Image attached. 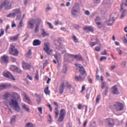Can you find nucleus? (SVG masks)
<instances>
[{"label":"nucleus","mask_w":127,"mask_h":127,"mask_svg":"<svg viewBox=\"0 0 127 127\" xmlns=\"http://www.w3.org/2000/svg\"><path fill=\"white\" fill-rule=\"evenodd\" d=\"M11 27L13 28V27H16V24L14 23V21L12 22Z\"/></svg>","instance_id":"obj_50"},{"label":"nucleus","mask_w":127,"mask_h":127,"mask_svg":"<svg viewBox=\"0 0 127 127\" xmlns=\"http://www.w3.org/2000/svg\"><path fill=\"white\" fill-rule=\"evenodd\" d=\"M11 4L8 0H4L3 1L0 5V10L2 9L5 7V9H10Z\"/></svg>","instance_id":"obj_5"},{"label":"nucleus","mask_w":127,"mask_h":127,"mask_svg":"<svg viewBox=\"0 0 127 127\" xmlns=\"http://www.w3.org/2000/svg\"><path fill=\"white\" fill-rule=\"evenodd\" d=\"M65 86L67 88V89H71L72 88V86L70 84H69L68 82L66 83Z\"/></svg>","instance_id":"obj_41"},{"label":"nucleus","mask_w":127,"mask_h":127,"mask_svg":"<svg viewBox=\"0 0 127 127\" xmlns=\"http://www.w3.org/2000/svg\"><path fill=\"white\" fill-rule=\"evenodd\" d=\"M27 78L29 79V80H31V81H32V76H31L30 75H29V74H27Z\"/></svg>","instance_id":"obj_62"},{"label":"nucleus","mask_w":127,"mask_h":127,"mask_svg":"<svg viewBox=\"0 0 127 127\" xmlns=\"http://www.w3.org/2000/svg\"><path fill=\"white\" fill-rule=\"evenodd\" d=\"M127 11V10L125 9L123 11L122 13L121 14V18H123V17H125L126 16V15L125 13H126V12Z\"/></svg>","instance_id":"obj_37"},{"label":"nucleus","mask_w":127,"mask_h":127,"mask_svg":"<svg viewBox=\"0 0 127 127\" xmlns=\"http://www.w3.org/2000/svg\"><path fill=\"white\" fill-rule=\"evenodd\" d=\"M22 67L23 69H30V67H31V64L26 63L25 62H23Z\"/></svg>","instance_id":"obj_17"},{"label":"nucleus","mask_w":127,"mask_h":127,"mask_svg":"<svg viewBox=\"0 0 127 127\" xmlns=\"http://www.w3.org/2000/svg\"><path fill=\"white\" fill-rule=\"evenodd\" d=\"M38 110L40 114H42V107H38Z\"/></svg>","instance_id":"obj_57"},{"label":"nucleus","mask_w":127,"mask_h":127,"mask_svg":"<svg viewBox=\"0 0 127 127\" xmlns=\"http://www.w3.org/2000/svg\"><path fill=\"white\" fill-rule=\"evenodd\" d=\"M95 51H97V52L101 51V48L99 47H95Z\"/></svg>","instance_id":"obj_56"},{"label":"nucleus","mask_w":127,"mask_h":127,"mask_svg":"<svg viewBox=\"0 0 127 127\" xmlns=\"http://www.w3.org/2000/svg\"><path fill=\"white\" fill-rule=\"evenodd\" d=\"M85 14H86V15H90V11L89 10L85 11Z\"/></svg>","instance_id":"obj_61"},{"label":"nucleus","mask_w":127,"mask_h":127,"mask_svg":"<svg viewBox=\"0 0 127 127\" xmlns=\"http://www.w3.org/2000/svg\"><path fill=\"white\" fill-rule=\"evenodd\" d=\"M106 121L109 127H114V126H115V122L112 119H107Z\"/></svg>","instance_id":"obj_15"},{"label":"nucleus","mask_w":127,"mask_h":127,"mask_svg":"<svg viewBox=\"0 0 127 127\" xmlns=\"http://www.w3.org/2000/svg\"><path fill=\"white\" fill-rule=\"evenodd\" d=\"M26 100L28 101V104H30V99L28 97H26Z\"/></svg>","instance_id":"obj_63"},{"label":"nucleus","mask_w":127,"mask_h":127,"mask_svg":"<svg viewBox=\"0 0 127 127\" xmlns=\"http://www.w3.org/2000/svg\"><path fill=\"white\" fill-rule=\"evenodd\" d=\"M86 98L87 100H89V99L90 98V92L86 93Z\"/></svg>","instance_id":"obj_46"},{"label":"nucleus","mask_w":127,"mask_h":127,"mask_svg":"<svg viewBox=\"0 0 127 127\" xmlns=\"http://www.w3.org/2000/svg\"><path fill=\"white\" fill-rule=\"evenodd\" d=\"M25 36H26V38L23 40V42L24 41H26V40H27L28 37L29 36V35H28V34H26L25 35Z\"/></svg>","instance_id":"obj_48"},{"label":"nucleus","mask_w":127,"mask_h":127,"mask_svg":"<svg viewBox=\"0 0 127 127\" xmlns=\"http://www.w3.org/2000/svg\"><path fill=\"white\" fill-rule=\"evenodd\" d=\"M84 30H87V31H90V32H93L94 31V29L92 26H86L83 28Z\"/></svg>","instance_id":"obj_19"},{"label":"nucleus","mask_w":127,"mask_h":127,"mask_svg":"<svg viewBox=\"0 0 127 127\" xmlns=\"http://www.w3.org/2000/svg\"><path fill=\"white\" fill-rule=\"evenodd\" d=\"M85 90H86V87H85V85H83L82 86V90L80 91V93H83V92H84V91H85Z\"/></svg>","instance_id":"obj_51"},{"label":"nucleus","mask_w":127,"mask_h":127,"mask_svg":"<svg viewBox=\"0 0 127 127\" xmlns=\"http://www.w3.org/2000/svg\"><path fill=\"white\" fill-rule=\"evenodd\" d=\"M112 93L114 95H119V94H120V92H119V89H118L117 85L113 86Z\"/></svg>","instance_id":"obj_14"},{"label":"nucleus","mask_w":127,"mask_h":127,"mask_svg":"<svg viewBox=\"0 0 127 127\" xmlns=\"http://www.w3.org/2000/svg\"><path fill=\"white\" fill-rule=\"evenodd\" d=\"M82 108H83V106L82 105V104H79V105H78V110H82Z\"/></svg>","instance_id":"obj_52"},{"label":"nucleus","mask_w":127,"mask_h":127,"mask_svg":"<svg viewBox=\"0 0 127 127\" xmlns=\"http://www.w3.org/2000/svg\"><path fill=\"white\" fill-rule=\"evenodd\" d=\"M116 14H117L116 13H114L110 15V18L107 21V22H109L107 24L108 26H112V25L114 24V22L115 20H116V18H115V15H116Z\"/></svg>","instance_id":"obj_7"},{"label":"nucleus","mask_w":127,"mask_h":127,"mask_svg":"<svg viewBox=\"0 0 127 127\" xmlns=\"http://www.w3.org/2000/svg\"><path fill=\"white\" fill-rule=\"evenodd\" d=\"M3 76H4V77H5V78L10 79V80H12L13 81H15V78H14L12 74H11V73L9 71L3 72Z\"/></svg>","instance_id":"obj_9"},{"label":"nucleus","mask_w":127,"mask_h":127,"mask_svg":"<svg viewBox=\"0 0 127 127\" xmlns=\"http://www.w3.org/2000/svg\"><path fill=\"white\" fill-rule=\"evenodd\" d=\"M41 44V41L38 39L34 40L33 42V46H39V45H40Z\"/></svg>","instance_id":"obj_18"},{"label":"nucleus","mask_w":127,"mask_h":127,"mask_svg":"<svg viewBox=\"0 0 127 127\" xmlns=\"http://www.w3.org/2000/svg\"><path fill=\"white\" fill-rule=\"evenodd\" d=\"M15 119H16V116L14 115L13 118H11V121L10 122V125H12V122H14L15 121Z\"/></svg>","instance_id":"obj_32"},{"label":"nucleus","mask_w":127,"mask_h":127,"mask_svg":"<svg viewBox=\"0 0 127 127\" xmlns=\"http://www.w3.org/2000/svg\"><path fill=\"white\" fill-rule=\"evenodd\" d=\"M49 64V63L48 62V60H46L45 63H44V66H47Z\"/></svg>","instance_id":"obj_58"},{"label":"nucleus","mask_w":127,"mask_h":127,"mask_svg":"<svg viewBox=\"0 0 127 127\" xmlns=\"http://www.w3.org/2000/svg\"><path fill=\"white\" fill-rule=\"evenodd\" d=\"M34 28V19H32L28 21L27 24V28L29 29H33Z\"/></svg>","instance_id":"obj_10"},{"label":"nucleus","mask_w":127,"mask_h":127,"mask_svg":"<svg viewBox=\"0 0 127 127\" xmlns=\"http://www.w3.org/2000/svg\"><path fill=\"white\" fill-rule=\"evenodd\" d=\"M44 92L46 95H50V91H49V86L46 87L44 89Z\"/></svg>","instance_id":"obj_24"},{"label":"nucleus","mask_w":127,"mask_h":127,"mask_svg":"<svg viewBox=\"0 0 127 127\" xmlns=\"http://www.w3.org/2000/svg\"><path fill=\"white\" fill-rule=\"evenodd\" d=\"M105 87H106V83L103 82L102 83L101 89H105Z\"/></svg>","instance_id":"obj_53"},{"label":"nucleus","mask_w":127,"mask_h":127,"mask_svg":"<svg viewBox=\"0 0 127 127\" xmlns=\"http://www.w3.org/2000/svg\"><path fill=\"white\" fill-rule=\"evenodd\" d=\"M64 88H65V83H64V82H63L62 84L60 85L59 87L60 94H63V92H64Z\"/></svg>","instance_id":"obj_16"},{"label":"nucleus","mask_w":127,"mask_h":127,"mask_svg":"<svg viewBox=\"0 0 127 127\" xmlns=\"http://www.w3.org/2000/svg\"><path fill=\"white\" fill-rule=\"evenodd\" d=\"M42 35L43 37H45L46 36H49V34L46 33L45 30L43 29V33H42Z\"/></svg>","instance_id":"obj_29"},{"label":"nucleus","mask_w":127,"mask_h":127,"mask_svg":"<svg viewBox=\"0 0 127 127\" xmlns=\"http://www.w3.org/2000/svg\"><path fill=\"white\" fill-rule=\"evenodd\" d=\"M15 13L16 14L17 13L20 14V15H21V12H20V10L19 9H16L14 10Z\"/></svg>","instance_id":"obj_38"},{"label":"nucleus","mask_w":127,"mask_h":127,"mask_svg":"<svg viewBox=\"0 0 127 127\" xmlns=\"http://www.w3.org/2000/svg\"><path fill=\"white\" fill-rule=\"evenodd\" d=\"M36 101H37L38 104H39L41 102V98H40V97H38L36 99Z\"/></svg>","instance_id":"obj_45"},{"label":"nucleus","mask_w":127,"mask_h":127,"mask_svg":"<svg viewBox=\"0 0 127 127\" xmlns=\"http://www.w3.org/2000/svg\"><path fill=\"white\" fill-rule=\"evenodd\" d=\"M25 127H34V126L31 123H28L26 124Z\"/></svg>","instance_id":"obj_30"},{"label":"nucleus","mask_w":127,"mask_h":127,"mask_svg":"<svg viewBox=\"0 0 127 127\" xmlns=\"http://www.w3.org/2000/svg\"><path fill=\"white\" fill-rule=\"evenodd\" d=\"M40 25V21H39L36 25L35 33H37L39 31V26Z\"/></svg>","instance_id":"obj_22"},{"label":"nucleus","mask_w":127,"mask_h":127,"mask_svg":"<svg viewBox=\"0 0 127 127\" xmlns=\"http://www.w3.org/2000/svg\"><path fill=\"white\" fill-rule=\"evenodd\" d=\"M56 119H58V116H59V110L58 107H55L54 111Z\"/></svg>","instance_id":"obj_21"},{"label":"nucleus","mask_w":127,"mask_h":127,"mask_svg":"<svg viewBox=\"0 0 127 127\" xmlns=\"http://www.w3.org/2000/svg\"><path fill=\"white\" fill-rule=\"evenodd\" d=\"M31 55H32V52H31V49H29L28 53L26 54V57L27 58H31Z\"/></svg>","instance_id":"obj_23"},{"label":"nucleus","mask_w":127,"mask_h":127,"mask_svg":"<svg viewBox=\"0 0 127 127\" xmlns=\"http://www.w3.org/2000/svg\"><path fill=\"white\" fill-rule=\"evenodd\" d=\"M108 53L107 52V50H104V52L101 54V55H107Z\"/></svg>","instance_id":"obj_54"},{"label":"nucleus","mask_w":127,"mask_h":127,"mask_svg":"<svg viewBox=\"0 0 127 127\" xmlns=\"http://www.w3.org/2000/svg\"><path fill=\"white\" fill-rule=\"evenodd\" d=\"M110 109L112 110H116L117 112H121V111H123L124 110V104L119 102H116L115 103H113L110 104Z\"/></svg>","instance_id":"obj_1"},{"label":"nucleus","mask_w":127,"mask_h":127,"mask_svg":"<svg viewBox=\"0 0 127 127\" xmlns=\"http://www.w3.org/2000/svg\"><path fill=\"white\" fill-rule=\"evenodd\" d=\"M0 61L1 63H8V57L5 55H3L0 58Z\"/></svg>","instance_id":"obj_13"},{"label":"nucleus","mask_w":127,"mask_h":127,"mask_svg":"<svg viewBox=\"0 0 127 127\" xmlns=\"http://www.w3.org/2000/svg\"><path fill=\"white\" fill-rule=\"evenodd\" d=\"M0 30H1V32L0 33V37L1 36H2V35L4 34V30H3V29H1Z\"/></svg>","instance_id":"obj_44"},{"label":"nucleus","mask_w":127,"mask_h":127,"mask_svg":"<svg viewBox=\"0 0 127 127\" xmlns=\"http://www.w3.org/2000/svg\"><path fill=\"white\" fill-rule=\"evenodd\" d=\"M124 4H125V5L126 6H127V0H126V3H122L121 4V9L120 10H123V9H124V7H123Z\"/></svg>","instance_id":"obj_36"},{"label":"nucleus","mask_w":127,"mask_h":127,"mask_svg":"<svg viewBox=\"0 0 127 127\" xmlns=\"http://www.w3.org/2000/svg\"><path fill=\"white\" fill-rule=\"evenodd\" d=\"M101 20V18L99 16L96 17V18L95 19V22H99Z\"/></svg>","instance_id":"obj_42"},{"label":"nucleus","mask_w":127,"mask_h":127,"mask_svg":"<svg viewBox=\"0 0 127 127\" xmlns=\"http://www.w3.org/2000/svg\"><path fill=\"white\" fill-rule=\"evenodd\" d=\"M10 51H9V53L11 55H13L14 56H17L18 55V50L17 49L15 48V46L13 45H11V48H10Z\"/></svg>","instance_id":"obj_8"},{"label":"nucleus","mask_w":127,"mask_h":127,"mask_svg":"<svg viewBox=\"0 0 127 127\" xmlns=\"http://www.w3.org/2000/svg\"><path fill=\"white\" fill-rule=\"evenodd\" d=\"M65 116H66V111L65 109H62L60 113V117L58 119V122L59 123H62L65 119Z\"/></svg>","instance_id":"obj_6"},{"label":"nucleus","mask_w":127,"mask_h":127,"mask_svg":"<svg viewBox=\"0 0 127 127\" xmlns=\"http://www.w3.org/2000/svg\"><path fill=\"white\" fill-rule=\"evenodd\" d=\"M23 109H24L26 112H27L28 113H30V109H29V108L27 107L25 104L23 106Z\"/></svg>","instance_id":"obj_27"},{"label":"nucleus","mask_w":127,"mask_h":127,"mask_svg":"<svg viewBox=\"0 0 127 127\" xmlns=\"http://www.w3.org/2000/svg\"><path fill=\"white\" fill-rule=\"evenodd\" d=\"M47 24H48V25H49V27L51 29H53V28H54L53 25H52V24H51V23H50L49 22H47Z\"/></svg>","instance_id":"obj_34"},{"label":"nucleus","mask_w":127,"mask_h":127,"mask_svg":"<svg viewBox=\"0 0 127 127\" xmlns=\"http://www.w3.org/2000/svg\"><path fill=\"white\" fill-rule=\"evenodd\" d=\"M18 35H19V34H17L13 37H10V40H12V41H17L18 39Z\"/></svg>","instance_id":"obj_25"},{"label":"nucleus","mask_w":127,"mask_h":127,"mask_svg":"<svg viewBox=\"0 0 127 127\" xmlns=\"http://www.w3.org/2000/svg\"><path fill=\"white\" fill-rule=\"evenodd\" d=\"M108 91L106 90H105V91L102 93V95L103 97H106L107 95H108Z\"/></svg>","instance_id":"obj_39"},{"label":"nucleus","mask_w":127,"mask_h":127,"mask_svg":"<svg viewBox=\"0 0 127 127\" xmlns=\"http://www.w3.org/2000/svg\"><path fill=\"white\" fill-rule=\"evenodd\" d=\"M88 123V121H85L84 122V124H83V127H86V126H87V124Z\"/></svg>","instance_id":"obj_64"},{"label":"nucleus","mask_w":127,"mask_h":127,"mask_svg":"<svg viewBox=\"0 0 127 127\" xmlns=\"http://www.w3.org/2000/svg\"><path fill=\"white\" fill-rule=\"evenodd\" d=\"M67 55L69 56V57H71V58H74L75 59H77V60H79V61H83L84 60H83V57L80 55H74L67 54Z\"/></svg>","instance_id":"obj_11"},{"label":"nucleus","mask_w":127,"mask_h":127,"mask_svg":"<svg viewBox=\"0 0 127 127\" xmlns=\"http://www.w3.org/2000/svg\"><path fill=\"white\" fill-rule=\"evenodd\" d=\"M89 45L91 46V47H93L95 46V45H96V43L90 42L89 43Z\"/></svg>","instance_id":"obj_47"},{"label":"nucleus","mask_w":127,"mask_h":127,"mask_svg":"<svg viewBox=\"0 0 127 127\" xmlns=\"http://www.w3.org/2000/svg\"><path fill=\"white\" fill-rule=\"evenodd\" d=\"M11 70H12V71H16V70H19L18 69V67H17V66L13 65L11 66V67H10Z\"/></svg>","instance_id":"obj_28"},{"label":"nucleus","mask_w":127,"mask_h":127,"mask_svg":"<svg viewBox=\"0 0 127 127\" xmlns=\"http://www.w3.org/2000/svg\"><path fill=\"white\" fill-rule=\"evenodd\" d=\"M4 98H8L9 97V93L8 92H6L5 93L4 95Z\"/></svg>","instance_id":"obj_55"},{"label":"nucleus","mask_w":127,"mask_h":127,"mask_svg":"<svg viewBox=\"0 0 127 127\" xmlns=\"http://www.w3.org/2000/svg\"><path fill=\"white\" fill-rule=\"evenodd\" d=\"M101 95H97L96 97V103L97 104H99L100 103V99H101Z\"/></svg>","instance_id":"obj_31"},{"label":"nucleus","mask_w":127,"mask_h":127,"mask_svg":"<svg viewBox=\"0 0 127 127\" xmlns=\"http://www.w3.org/2000/svg\"><path fill=\"white\" fill-rule=\"evenodd\" d=\"M67 71H68V69L67 68V65H64L63 67V73H64V74H66Z\"/></svg>","instance_id":"obj_26"},{"label":"nucleus","mask_w":127,"mask_h":127,"mask_svg":"<svg viewBox=\"0 0 127 127\" xmlns=\"http://www.w3.org/2000/svg\"><path fill=\"white\" fill-rule=\"evenodd\" d=\"M79 72L80 75L78 76H75L74 77V79L75 81H79V82H83L84 80L86 78V77H87V72H86V70H85V68H83L82 69H79Z\"/></svg>","instance_id":"obj_2"},{"label":"nucleus","mask_w":127,"mask_h":127,"mask_svg":"<svg viewBox=\"0 0 127 127\" xmlns=\"http://www.w3.org/2000/svg\"><path fill=\"white\" fill-rule=\"evenodd\" d=\"M15 71L17 72V73H18L19 74H21V70H20L19 68L18 69H16Z\"/></svg>","instance_id":"obj_59"},{"label":"nucleus","mask_w":127,"mask_h":127,"mask_svg":"<svg viewBox=\"0 0 127 127\" xmlns=\"http://www.w3.org/2000/svg\"><path fill=\"white\" fill-rule=\"evenodd\" d=\"M103 60H107V57H102L100 58V61L102 62Z\"/></svg>","instance_id":"obj_49"},{"label":"nucleus","mask_w":127,"mask_h":127,"mask_svg":"<svg viewBox=\"0 0 127 127\" xmlns=\"http://www.w3.org/2000/svg\"><path fill=\"white\" fill-rule=\"evenodd\" d=\"M9 105L11 106H13V110H14V111L18 112H20V107H19V105H18L17 100L11 99V102L9 103Z\"/></svg>","instance_id":"obj_4"},{"label":"nucleus","mask_w":127,"mask_h":127,"mask_svg":"<svg viewBox=\"0 0 127 127\" xmlns=\"http://www.w3.org/2000/svg\"><path fill=\"white\" fill-rule=\"evenodd\" d=\"M80 12V5L78 3H76L73 6L71 10V15L73 17H76V16H78V13Z\"/></svg>","instance_id":"obj_3"},{"label":"nucleus","mask_w":127,"mask_h":127,"mask_svg":"<svg viewBox=\"0 0 127 127\" xmlns=\"http://www.w3.org/2000/svg\"><path fill=\"white\" fill-rule=\"evenodd\" d=\"M9 88H11V84L6 83L0 85V91L4 90V89H9Z\"/></svg>","instance_id":"obj_12"},{"label":"nucleus","mask_w":127,"mask_h":127,"mask_svg":"<svg viewBox=\"0 0 127 127\" xmlns=\"http://www.w3.org/2000/svg\"><path fill=\"white\" fill-rule=\"evenodd\" d=\"M45 47L44 48V50H45V52L47 53L49 55H50V52H49L50 48L49 47H48V45L47 44H44Z\"/></svg>","instance_id":"obj_20"},{"label":"nucleus","mask_w":127,"mask_h":127,"mask_svg":"<svg viewBox=\"0 0 127 127\" xmlns=\"http://www.w3.org/2000/svg\"><path fill=\"white\" fill-rule=\"evenodd\" d=\"M75 66H76V67H78V68H79L80 70H82V69H84V67L82 65H81V64H75Z\"/></svg>","instance_id":"obj_35"},{"label":"nucleus","mask_w":127,"mask_h":127,"mask_svg":"<svg viewBox=\"0 0 127 127\" xmlns=\"http://www.w3.org/2000/svg\"><path fill=\"white\" fill-rule=\"evenodd\" d=\"M22 20H23V18H22L21 19V21H20L19 25H18V28H21V27H22Z\"/></svg>","instance_id":"obj_33"},{"label":"nucleus","mask_w":127,"mask_h":127,"mask_svg":"<svg viewBox=\"0 0 127 127\" xmlns=\"http://www.w3.org/2000/svg\"><path fill=\"white\" fill-rule=\"evenodd\" d=\"M60 44H61V43H59V46H57V44H55L56 45V49H57L58 50H60V48H61V47H60Z\"/></svg>","instance_id":"obj_43"},{"label":"nucleus","mask_w":127,"mask_h":127,"mask_svg":"<svg viewBox=\"0 0 127 127\" xmlns=\"http://www.w3.org/2000/svg\"><path fill=\"white\" fill-rule=\"evenodd\" d=\"M35 79L37 81L39 80V76L38 75V70H37V73L35 74Z\"/></svg>","instance_id":"obj_40"},{"label":"nucleus","mask_w":127,"mask_h":127,"mask_svg":"<svg viewBox=\"0 0 127 127\" xmlns=\"http://www.w3.org/2000/svg\"><path fill=\"white\" fill-rule=\"evenodd\" d=\"M95 40H96L95 45L96 44H99V43H100V40H99V39L96 38L95 39Z\"/></svg>","instance_id":"obj_60"}]
</instances>
